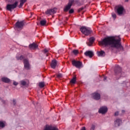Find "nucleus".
I'll list each match as a JSON object with an SVG mask.
<instances>
[{
    "instance_id": "nucleus-1",
    "label": "nucleus",
    "mask_w": 130,
    "mask_h": 130,
    "mask_svg": "<svg viewBox=\"0 0 130 130\" xmlns=\"http://www.w3.org/2000/svg\"><path fill=\"white\" fill-rule=\"evenodd\" d=\"M121 40L114 36L108 37L104 39L101 42V44L105 46H109L111 48H116L119 49L121 51H123V47L121 45Z\"/></svg>"
},
{
    "instance_id": "nucleus-2",
    "label": "nucleus",
    "mask_w": 130,
    "mask_h": 130,
    "mask_svg": "<svg viewBox=\"0 0 130 130\" xmlns=\"http://www.w3.org/2000/svg\"><path fill=\"white\" fill-rule=\"evenodd\" d=\"M10 4H8L6 6V10L9 12H12L13 10L18 7V2L17 0H7Z\"/></svg>"
},
{
    "instance_id": "nucleus-3",
    "label": "nucleus",
    "mask_w": 130,
    "mask_h": 130,
    "mask_svg": "<svg viewBox=\"0 0 130 130\" xmlns=\"http://www.w3.org/2000/svg\"><path fill=\"white\" fill-rule=\"evenodd\" d=\"M73 5H78V6H79L80 2L78 0H69L68 5L63 9L64 12H68V11L70 10Z\"/></svg>"
},
{
    "instance_id": "nucleus-4",
    "label": "nucleus",
    "mask_w": 130,
    "mask_h": 130,
    "mask_svg": "<svg viewBox=\"0 0 130 130\" xmlns=\"http://www.w3.org/2000/svg\"><path fill=\"white\" fill-rule=\"evenodd\" d=\"M80 30L81 33L84 34V35H85V36H89V35L92 33V29H91V28L87 26H82Z\"/></svg>"
},
{
    "instance_id": "nucleus-5",
    "label": "nucleus",
    "mask_w": 130,
    "mask_h": 130,
    "mask_svg": "<svg viewBox=\"0 0 130 130\" xmlns=\"http://www.w3.org/2000/svg\"><path fill=\"white\" fill-rule=\"evenodd\" d=\"M124 13H125V10L123 6L120 5L117 7V13L118 16H122L124 15Z\"/></svg>"
},
{
    "instance_id": "nucleus-6",
    "label": "nucleus",
    "mask_w": 130,
    "mask_h": 130,
    "mask_svg": "<svg viewBox=\"0 0 130 130\" xmlns=\"http://www.w3.org/2000/svg\"><path fill=\"white\" fill-rule=\"evenodd\" d=\"M72 64L74 66V67H76L77 69H81V68H82V62L80 61H76V60H73L72 61Z\"/></svg>"
},
{
    "instance_id": "nucleus-7",
    "label": "nucleus",
    "mask_w": 130,
    "mask_h": 130,
    "mask_svg": "<svg viewBox=\"0 0 130 130\" xmlns=\"http://www.w3.org/2000/svg\"><path fill=\"white\" fill-rule=\"evenodd\" d=\"M24 21H17L15 23V28L16 29H22L24 27Z\"/></svg>"
},
{
    "instance_id": "nucleus-8",
    "label": "nucleus",
    "mask_w": 130,
    "mask_h": 130,
    "mask_svg": "<svg viewBox=\"0 0 130 130\" xmlns=\"http://www.w3.org/2000/svg\"><path fill=\"white\" fill-rule=\"evenodd\" d=\"M23 63L24 69H25V70H30V63H29V60H28V59H24Z\"/></svg>"
},
{
    "instance_id": "nucleus-9",
    "label": "nucleus",
    "mask_w": 130,
    "mask_h": 130,
    "mask_svg": "<svg viewBox=\"0 0 130 130\" xmlns=\"http://www.w3.org/2000/svg\"><path fill=\"white\" fill-rule=\"evenodd\" d=\"M114 125L116 127H117L120 125L122 123V120L121 119L117 118L114 121Z\"/></svg>"
},
{
    "instance_id": "nucleus-10",
    "label": "nucleus",
    "mask_w": 130,
    "mask_h": 130,
    "mask_svg": "<svg viewBox=\"0 0 130 130\" xmlns=\"http://www.w3.org/2000/svg\"><path fill=\"white\" fill-rule=\"evenodd\" d=\"M107 110H108L107 107L104 106V107H102L99 109V113H102V114H105V113H106V112H107Z\"/></svg>"
},
{
    "instance_id": "nucleus-11",
    "label": "nucleus",
    "mask_w": 130,
    "mask_h": 130,
    "mask_svg": "<svg viewBox=\"0 0 130 130\" xmlns=\"http://www.w3.org/2000/svg\"><path fill=\"white\" fill-rule=\"evenodd\" d=\"M84 55L85 56H89L90 58H92L94 56V53L91 51H86L84 53Z\"/></svg>"
},
{
    "instance_id": "nucleus-12",
    "label": "nucleus",
    "mask_w": 130,
    "mask_h": 130,
    "mask_svg": "<svg viewBox=\"0 0 130 130\" xmlns=\"http://www.w3.org/2000/svg\"><path fill=\"white\" fill-rule=\"evenodd\" d=\"M114 72L116 74L121 73V68L118 65H115L114 68Z\"/></svg>"
},
{
    "instance_id": "nucleus-13",
    "label": "nucleus",
    "mask_w": 130,
    "mask_h": 130,
    "mask_svg": "<svg viewBox=\"0 0 130 130\" xmlns=\"http://www.w3.org/2000/svg\"><path fill=\"white\" fill-rule=\"evenodd\" d=\"M92 98L95 100H99L101 98L100 94L98 92H94L92 94Z\"/></svg>"
},
{
    "instance_id": "nucleus-14",
    "label": "nucleus",
    "mask_w": 130,
    "mask_h": 130,
    "mask_svg": "<svg viewBox=\"0 0 130 130\" xmlns=\"http://www.w3.org/2000/svg\"><path fill=\"white\" fill-rule=\"evenodd\" d=\"M56 13V11H55L54 9L47 10V11H46V15H53V14H55Z\"/></svg>"
},
{
    "instance_id": "nucleus-15",
    "label": "nucleus",
    "mask_w": 130,
    "mask_h": 130,
    "mask_svg": "<svg viewBox=\"0 0 130 130\" xmlns=\"http://www.w3.org/2000/svg\"><path fill=\"white\" fill-rule=\"evenodd\" d=\"M89 42L87 43V44L88 46H91L92 44H93V43H94V42L95 41V38L94 37H90L89 39Z\"/></svg>"
},
{
    "instance_id": "nucleus-16",
    "label": "nucleus",
    "mask_w": 130,
    "mask_h": 130,
    "mask_svg": "<svg viewBox=\"0 0 130 130\" xmlns=\"http://www.w3.org/2000/svg\"><path fill=\"white\" fill-rule=\"evenodd\" d=\"M57 64V61H56V60L55 59L52 60L51 63V67L52 69H54L55 68H56Z\"/></svg>"
},
{
    "instance_id": "nucleus-17",
    "label": "nucleus",
    "mask_w": 130,
    "mask_h": 130,
    "mask_svg": "<svg viewBox=\"0 0 130 130\" xmlns=\"http://www.w3.org/2000/svg\"><path fill=\"white\" fill-rule=\"evenodd\" d=\"M44 130H58L56 127H52L51 126H46Z\"/></svg>"
},
{
    "instance_id": "nucleus-18",
    "label": "nucleus",
    "mask_w": 130,
    "mask_h": 130,
    "mask_svg": "<svg viewBox=\"0 0 130 130\" xmlns=\"http://www.w3.org/2000/svg\"><path fill=\"white\" fill-rule=\"evenodd\" d=\"M1 80L4 83H8L11 82V79L8 78L7 77H2Z\"/></svg>"
},
{
    "instance_id": "nucleus-19",
    "label": "nucleus",
    "mask_w": 130,
    "mask_h": 130,
    "mask_svg": "<svg viewBox=\"0 0 130 130\" xmlns=\"http://www.w3.org/2000/svg\"><path fill=\"white\" fill-rule=\"evenodd\" d=\"M29 47L31 49H36V48L38 47V46L36 44L32 43L29 45Z\"/></svg>"
},
{
    "instance_id": "nucleus-20",
    "label": "nucleus",
    "mask_w": 130,
    "mask_h": 130,
    "mask_svg": "<svg viewBox=\"0 0 130 130\" xmlns=\"http://www.w3.org/2000/svg\"><path fill=\"white\" fill-rule=\"evenodd\" d=\"M98 56L103 57L104 56H105V52L104 51H99L98 52Z\"/></svg>"
},
{
    "instance_id": "nucleus-21",
    "label": "nucleus",
    "mask_w": 130,
    "mask_h": 130,
    "mask_svg": "<svg viewBox=\"0 0 130 130\" xmlns=\"http://www.w3.org/2000/svg\"><path fill=\"white\" fill-rule=\"evenodd\" d=\"M16 59L17 60H22V59H24V56L17 54L16 55Z\"/></svg>"
},
{
    "instance_id": "nucleus-22",
    "label": "nucleus",
    "mask_w": 130,
    "mask_h": 130,
    "mask_svg": "<svg viewBox=\"0 0 130 130\" xmlns=\"http://www.w3.org/2000/svg\"><path fill=\"white\" fill-rule=\"evenodd\" d=\"M20 3L19 6V9H21V8H22V7H23L24 4L25 3H26V2H27V0H20Z\"/></svg>"
},
{
    "instance_id": "nucleus-23",
    "label": "nucleus",
    "mask_w": 130,
    "mask_h": 130,
    "mask_svg": "<svg viewBox=\"0 0 130 130\" xmlns=\"http://www.w3.org/2000/svg\"><path fill=\"white\" fill-rule=\"evenodd\" d=\"M6 126V121H0V127H5Z\"/></svg>"
},
{
    "instance_id": "nucleus-24",
    "label": "nucleus",
    "mask_w": 130,
    "mask_h": 130,
    "mask_svg": "<svg viewBox=\"0 0 130 130\" xmlns=\"http://www.w3.org/2000/svg\"><path fill=\"white\" fill-rule=\"evenodd\" d=\"M46 24V20H43L40 21V24L41 26H44Z\"/></svg>"
},
{
    "instance_id": "nucleus-25",
    "label": "nucleus",
    "mask_w": 130,
    "mask_h": 130,
    "mask_svg": "<svg viewBox=\"0 0 130 130\" xmlns=\"http://www.w3.org/2000/svg\"><path fill=\"white\" fill-rule=\"evenodd\" d=\"M20 83L22 86H26V84H27V82L24 80L20 81Z\"/></svg>"
},
{
    "instance_id": "nucleus-26",
    "label": "nucleus",
    "mask_w": 130,
    "mask_h": 130,
    "mask_svg": "<svg viewBox=\"0 0 130 130\" xmlns=\"http://www.w3.org/2000/svg\"><path fill=\"white\" fill-rule=\"evenodd\" d=\"M76 77H74L71 80V83L72 84H76Z\"/></svg>"
},
{
    "instance_id": "nucleus-27",
    "label": "nucleus",
    "mask_w": 130,
    "mask_h": 130,
    "mask_svg": "<svg viewBox=\"0 0 130 130\" xmlns=\"http://www.w3.org/2000/svg\"><path fill=\"white\" fill-rule=\"evenodd\" d=\"M39 86L40 88H43L44 87V83L43 82H40Z\"/></svg>"
},
{
    "instance_id": "nucleus-28",
    "label": "nucleus",
    "mask_w": 130,
    "mask_h": 130,
    "mask_svg": "<svg viewBox=\"0 0 130 130\" xmlns=\"http://www.w3.org/2000/svg\"><path fill=\"white\" fill-rule=\"evenodd\" d=\"M112 17L114 20H115V19H116V14L114 13H112Z\"/></svg>"
},
{
    "instance_id": "nucleus-29",
    "label": "nucleus",
    "mask_w": 130,
    "mask_h": 130,
    "mask_svg": "<svg viewBox=\"0 0 130 130\" xmlns=\"http://www.w3.org/2000/svg\"><path fill=\"white\" fill-rule=\"evenodd\" d=\"M0 102H2L3 104H6V101L3 100L2 98H0Z\"/></svg>"
},
{
    "instance_id": "nucleus-30",
    "label": "nucleus",
    "mask_w": 130,
    "mask_h": 130,
    "mask_svg": "<svg viewBox=\"0 0 130 130\" xmlns=\"http://www.w3.org/2000/svg\"><path fill=\"white\" fill-rule=\"evenodd\" d=\"M73 52L74 54H78L79 53V52L78 51V50H74L73 51Z\"/></svg>"
},
{
    "instance_id": "nucleus-31",
    "label": "nucleus",
    "mask_w": 130,
    "mask_h": 130,
    "mask_svg": "<svg viewBox=\"0 0 130 130\" xmlns=\"http://www.w3.org/2000/svg\"><path fill=\"white\" fill-rule=\"evenodd\" d=\"M57 77L58 78H62V74L59 73L57 75Z\"/></svg>"
},
{
    "instance_id": "nucleus-32",
    "label": "nucleus",
    "mask_w": 130,
    "mask_h": 130,
    "mask_svg": "<svg viewBox=\"0 0 130 130\" xmlns=\"http://www.w3.org/2000/svg\"><path fill=\"white\" fill-rule=\"evenodd\" d=\"M13 85H14V86H18V85H19V83H18L15 81H13Z\"/></svg>"
},
{
    "instance_id": "nucleus-33",
    "label": "nucleus",
    "mask_w": 130,
    "mask_h": 130,
    "mask_svg": "<svg viewBox=\"0 0 130 130\" xmlns=\"http://www.w3.org/2000/svg\"><path fill=\"white\" fill-rule=\"evenodd\" d=\"M13 105H14V106H16V104L17 103V102L16 101L15 99H13Z\"/></svg>"
},
{
    "instance_id": "nucleus-34",
    "label": "nucleus",
    "mask_w": 130,
    "mask_h": 130,
    "mask_svg": "<svg viewBox=\"0 0 130 130\" xmlns=\"http://www.w3.org/2000/svg\"><path fill=\"white\" fill-rule=\"evenodd\" d=\"M83 10H84V7H81V8H79L78 9L79 13H80V12H81V11H83Z\"/></svg>"
},
{
    "instance_id": "nucleus-35",
    "label": "nucleus",
    "mask_w": 130,
    "mask_h": 130,
    "mask_svg": "<svg viewBox=\"0 0 130 130\" xmlns=\"http://www.w3.org/2000/svg\"><path fill=\"white\" fill-rule=\"evenodd\" d=\"M74 9H71L69 11V14H73L74 13Z\"/></svg>"
},
{
    "instance_id": "nucleus-36",
    "label": "nucleus",
    "mask_w": 130,
    "mask_h": 130,
    "mask_svg": "<svg viewBox=\"0 0 130 130\" xmlns=\"http://www.w3.org/2000/svg\"><path fill=\"white\" fill-rule=\"evenodd\" d=\"M94 129H95V125H92L90 128V130H94Z\"/></svg>"
},
{
    "instance_id": "nucleus-37",
    "label": "nucleus",
    "mask_w": 130,
    "mask_h": 130,
    "mask_svg": "<svg viewBox=\"0 0 130 130\" xmlns=\"http://www.w3.org/2000/svg\"><path fill=\"white\" fill-rule=\"evenodd\" d=\"M48 52V50L47 49H44V53H47Z\"/></svg>"
},
{
    "instance_id": "nucleus-38",
    "label": "nucleus",
    "mask_w": 130,
    "mask_h": 130,
    "mask_svg": "<svg viewBox=\"0 0 130 130\" xmlns=\"http://www.w3.org/2000/svg\"><path fill=\"white\" fill-rule=\"evenodd\" d=\"M119 114V113L118 112H116L114 114L115 116H117Z\"/></svg>"
},
{
    "instance_id": "nucleus-39",
    "label": "nucleus",
    "mask_w": 130,
    "mask_h": 130,
    "mask_svg": "<svg viewBox=\"0 0 130 130\" xmlns=\"http://www.w3.org/2000/svg\"><path fill=\"white\" fill-rule=\"evenodd\" d=\"M107 79V77H104V81H106V79Z\"/></svg>"
},
{
    "instance_id": "nucleus-40",
    "label": "nucleus",
    "mask_w": 130,
    "mask_h": 130,
    "mask_svg": "<svg viewBox=\"0 0 130 130\" xmlns=\"http://www.w3.org/2000/svg\"><path fill=\"white\" fill-rule=\"evenodd\" d=\"M81 130H86V127H83L81 129Z\"/></svg>"
},
{
    "instance_id": "nucleus-41",
    "label": "nucleus",
    "mask_w": 130,
    "mask_h": 130,
    "mask_svg": "<svg viewBox=\"0 0 130 130\" xmlns=\"http://www.w3.org/2000/svg\"><path fill=\"white\" fill-rule=\"evenodd\" d=\"M124 112H125V111H124V110H122V113H124Z\"/></svg>"
},
{
    "instance_id": "nucleus-42",
    "label": "nucleus",
    "mask_w": 130,
    "mask_h": 130,
    "mask_svg": "<svg viewBox=\"0 0 130 130\" xmlns=\"http://www.w3.org/2000/svg\"><path fill=\"white\" fill-rule=\"evenodd\" d=\"M125 2L126 3H127V2H128V0H125Z\"/></svg>"
},
{
    "instance_id": "nucleus-43",
    "label": "nucleus",
    "mask_w": 130,
    "mask_h": 130,
    "mask_svg": "<svg viewBox=\"0 0 130 130\" xmlns=\"http://www.w3.org/2000/svg\"><path fill=\"white\" fill-rule=\"evenodd\" d=\"M29 57H32V54H30V55H29Z\"/></svg>"
}]
</instances>
